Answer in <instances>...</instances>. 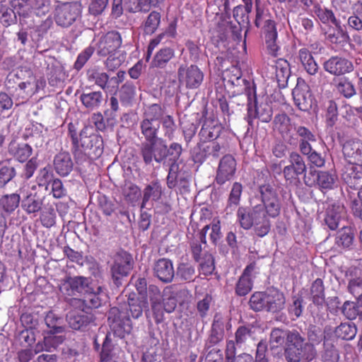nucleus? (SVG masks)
<instances>
[{"label": "nucleus", "instance_id": "1", "mask_svg": "<svg viewBox=\"0 0 362 362\" xmlns=\"http://www.w3.org/2000/svg\"><path fill=\"white\" fill-rule=\"evenodd\" d=\"M258 191L262 204L252 207H239L237 218L243 229L250 230L253 228L255 234L259 238H263L271 230L270 218H276L280 215L283 199L277 188L269 183L259 185Z\"/></svg>", "mask_w": 362, "mask_h": 362}, {"label": "nucleus", "instance_id": "2", "mask_svg": "<svg viewBox=\"0 0 362 362\" xmlns=\"http://www.w3.org/2000/svg\"><path fill=\"white\" fill-rule=\"evenodd\" d=\"M148 304L147 296L137 297L135 293H132L128 298L129 309L124 310L116 307L111 308L107 321L113 334L121 339L130 334L133 326L128 312L134 319H138L142 316L144 308H147Z\"/></svg>", "mask_w": 362, "mask_h": 362}, {"label": "nucleus", "instance_id": "3", "mask_svg": "<svg viewBox=\"0 0 362 362\" xmlns=\"http://www.w3.org/2000/svg\"><path fill=\"white\" fill-rule=\"evenodd\" d=\"M88 127L83 128L78 136L75 130L69 129V134L72 144V153L77 164L90 160H96L103 153V139L98 134H89Z\"/></svg>", "mask_w": 362, "mask_h": 362}, {"label": "nucleus", "instance_id": "4", "mask_svg": "<svg viewBox=\"0 0 362 362\" xmlns=\"http://www.w3.org/2000/svg\"><path fill=\"white\" fill-rule=\"evenodd\" d=\"M315 355L314 346L305 342L298 331L289 332L284 349V356L288 362L310 361Z\"/></svg>", "mask_w": 362, "mask_h": 362}, {"label": "nucleus", "instance_id": "5", "mask_svg": "<svg viewBox=\"0 0 362 362\" xmlns=\"http://www.w3.org/2000/svg\"><path fill=\"white\" fill-rule=\"evenodd\" d=\"M144 153V162L146 165L151 164L153 160L158 163H165L168 158L172 168L180 159L182 153V147L179 143L173 142L168 148L164 141L160 139L157 146H153V144L146 145Z\"/></svg>", "mask_w": 362, "mask_h": 362}, {"label": "nucleus", "instance_id": "6", "mask_svg": "<svg viewBox=\"0 0 362 362\" xmlns=\"http://www.w3.org/2000/svg\"><path fill=\"white\" fill-rule=\"evenodd\" d=\"M148 296L154 321L159 325L165 320V313H171L175 310L177 300L172 296L163 298L159 288L155 285L149 286Z\"/></svg>", "mask_w": 362, "mask_h": 362}, {"label": "nucleus", "instance_id": "7", "mask_svg": "<svg viewBox=\"0 0 362 362\" xmlns=\"http://www.w3.org/2000/svg\"><path fill=\"white\" fill-rule=\"evenodd\" d=\"M199 140L208 142H217L230 146V132L217 120L206 119L199 132Z\"/></svg>", "mask_w": 362, "mask_h": 362}, {"label": "nucleus", "instance_id": "8", "mask_svg": "<svg viewBox=\"0 0 362 362\" xmlns=\"http://www.w3.org/2000/svg\"><path fill=\"white\" fill-rule=\"evenodd\" d=\"M110 273L114 284L119 286L123 277L129 275L133 269L134 259L131 254L125 250L117 251L112 257Z\"/></svg>", "mask_w": 362, "mask_h": 362}, {"label": "nucleus", "instance_id": "9", "mask_svg": "<svg viewBox=\"0 0 362 362\" xmlns=\"http://www.w3.org/2000/svg\"><path fill=\"white\" fill-rule=\"evenodd\" d=\"M229 146L224 144H219L217 142H208L202 140L199 141L191 150V157L195 163L202 164L209 158L217 159L221 153L226 152Z\"/></svg>", "mask_w": 362, "mask_h": 362}, {"label": "nucleus", "instance_id": "10", "mask_svg": "<svg viewBox=\"0 0 362 362\" xmlns=\"http://www.w3.org/2000/svg\"><path fill=\"white\" fill-rule=\"evenodd\" d=\"M204 77L203 71L194 64L181 65L177 70L179 83L187 89L198 88L202 85Z\"/></svg>", "mask_w": 362, "mask_h": 362}, {"label": "nucleus", "instance_id": "11", "mask_svg": "<svg viewBox=\"0 0 362 362\" xmlns=\"http://www.w3.org/2000/svg\"><path fill=\"white\" fill-rule=\"evenodd\" d=\"M291 164L284 167L283 173L286 182L297 186L300 182V176L306 171V165L303 158L296 152L290 154Z\"/></svg>", "mask_w": 362, "mask_h": 362}, {"label": "nucleus", "instance_id": "12", "mask_svg": "<svg viewBox=\"0 0 362 362\" xmlns=\"http://www.w3.org/2000/svg\"><path fill=\"white\" fill-rule=\"evenodd\" d=\"M292 95L294 103L300 110L308 111L312 107L314 98L309 86L303 79H298Z\"/></svg>", "mask_w": 362, "mask_h": 362}, {"label": "nucleus", "instance_id": "13", "mask_svg": "<svg viewBox=\"0 0 362 362\" xmlns=\"http://www.w3.org/2000/svg\"><path fill=\"white\" fill-rule=\"evenodd\" d=\"M321 28L327 39L335 44L337 49L351 46L346 30L340 24H322Z\"/></svg>", "mask_w": 362, "mask_h": 362}, {"label": "nucleus", "instance_id": "14", "mask_svg": "<svg viewBox=\"0 0 362 362\" xmlns=\"http://www.w3.org/2000/svg\"><path fill=\"white\" fill-rule=\"evenodd\" d=\"M88 279L86 277L68 276L62 283L59 290L65 298H69L87 291Z\"/></svg>", "mask_w": 362, "mask_h": 362}, {"label": "nucleus", "instance_id": "15", "mask_svg": "<svg viewBox=\"0 0 362 362\" xmlns=\"http://www.w3.org/2000/svg\"><path fill=\"white\" fill-rule=\"evenodd\" d=\"M236 160L230 154L223 156L218 163L216 170V182L222 185L230 180L236 171Z\"/></svg>", "mask_w": 362, "mask_h": 362}, {"label": "nucleus", "instance_id": "16", "mask_svg": "<svg viewBox=\"0 0 362 362\" xmlns=\"http://www.w3.org/2000/svg\"><path fill=\"white\" fill-rule=\"evenodd\" d=\"M140 129L142 135L145 137L146 141L141 143L140 147V154L143 158L145 159L144 150L146 145L153 144V146L158 145L159 140L158 138V133L160 129V124L155 122H151L148 119H143L140 122Z\"/></svg>", "mask_w": 362, "mask_h": 362}, {"label": "nucleus", "instance_id": "17", "mask_svg": "<svg viewBox=\"0 0 362 362\" xmlns=\"http://www.w3.org/2000/svg\"><path fill=\"white\" fill-rule=\"evenodd\" d=\"M122 37L117 31H111L103 36L98 44L97 53L99 56L106 57L109 54H114L121 47Z\"/></svg>", "mask_w": 362, "mask_h": 362}, {"label": "nucleus", "instance_id": "18", "mask_svg": "<svg viewBox=\"0 0 362 362\" xmlns=\"http://www.w3.org/2000/svg\"><path fill=\"white\" fill-rule=\"evenodd\" d=\"M81 5L78 2L65 4L56 8L55 23H73L81 18Z\"/></svg>", "mask_w": 362, "mask_h": 362}, {"label": "nucleus", "instance_id": "19", "mask_svg": "<svg viewBox=\"0 0 362 362\" xmlns=\"http://www.w3.org/2000/svg\"><path fill=\"white\" fill-rule=\"evenodd\" d=\"M310 174L315 175L316 174V181L311 180L310 177L304 176V182L307 186L312 187L315 183L318 186L319 189L322 192H327L334 189L337 180V175L335 173H331L328 171H310Z\"/></svg>", "mask_w": 362, "mask_h": 362}, {"label": "nucleus", "instance_id": "20", "mask_svg": "<svg viewBox=\"0 0 362 362\" xmlns=\"http://www.w3.org/2000/svg\"><path fill=\"white\" fill-rule=\"evenodd\" d=\"M45 0H12L11 6L17 9L19 17L26 18L29 15L38 16Z\"/></svg>", "mask_w": 362, "mask_h": 362}, {"label": "nucleus", "instance_id": "21", "mask_svg": "<svg viewBox=\"0 0 362 362\" xmlns=\"http://www.w3.org/2000/svg\"><path fill=\"white\" fill-rule=\"evenodd\" d=\"M324 69L334 76H341L353 71L354 66L349 60L339 57H332L323 64Z\"/></svg>", "mask_w": 362, "mask_h": 362}, {"label": "nucleus", "instance_id": "22", "mask_svg": "<svg viewBox=\"0 0 362 362\" xmlns=\"http://www.w3.org/2000/svg\"><path fill=\"white\" fill-rule=\"evenodd\" d=\"M341 178L350 188L362 187V167L348 163L342 170Z\"/></svg>", "mask_w": 362, "mask_h": 362}, {"label": "nucleus", "instance_id": "23", "mask_svg": "<svg viewBox=\"0 0 362 362\" xmlns=\"http://www.w3.org/2000/svg\"><path fill=\"white\" fill-rule=\"evenodd\" d=\"M343 154L348 163L362 166V141L349 140L344 143Z\"/></svg>", "mask_w": 362, "mask_h": 362}, {"label": "nucleus", "instance_id": "24", "mask_svg": "<svg viewBox=\"0 0 362 362\" xmlns=\"http://www.w3.org/2000/svg\"><path fill=\"white\" fill-rule=\"evenodd\" d=\"M67 320L72 329L81 330L93 322L95 320V317L92 313L87 311L73 310L67 315Z\"/></svg>", "mask_w": 362, "mask_h": 362}, {"label": "nucleus", "instance_id": "25", "mask_svg": "<svg viewBox=\"0 0 362 362\" xmlns=\"http://www.w3.org/2000/svg\"><path fill=\"white\" fill-rule=\"evenodd\" d=\"M345 215V208L339 202L328 206L326 210L325 222L330 230H336Z\"/></svg>", "mask_w": 362, "mask_h": 362}, {"label": "nucleus", "instance_id": "26", "mask_svg": "<svg viewBox=\"0 0 362 362\" xmlns=\"http://www.w3.org/2000/svg\"><path fill=\"white\" fill-rule=\"evenodd\" d=\"M155 276L164 283H170L175 276V271L172 262L166 258L159 259L154 265Z\"/></svg>", "mask_w": 362, "mask_h": 362}, {"label": "nucleus", "instance_id": "27", "mask_svg": "<svg viewBox=\"0 0 362 362\" xmlns=\"http://www.w3.org/2000/svg\"><path fill=\"white\" fill-rule=\"evenodd\" d=\"M56 173L62 177L67 176L73 170L74 163L69 153L60 151L55 155L53 160Z\"/></svg>", "mask_w": 362, "mask_h": 362}, {"label": "nucleus", "instance_id": "28", "mask_svg": "<svg viewBox=\"0 0 362 362\" xmlns=\"http://www.w3.org/2000/svg\"><path fill=\"white\" fill-rule=\"evenodd\" d=\"M267 312L276 313L282 310L286 304V298L283 292L276 288L267 289Z\"/></svg>", "mask_w": 362, "mask_h": 362}, {"label": "nucleus", "instance_id": "29", "mask_svg": "<svg viewBox=\"0 0 362 362\" xmlns=\"http://www.w3.org/2000/svg\"><path fill=\"white\" fill-rule=\"evenodd\" d=\"M275 78L279 88H285L291 75L290 64L287 60L280 58L274 62Z\"/></svg>", "mask_w": 362, "mask_h": 362}, {"label": "nucleus", "instance_id": "30", "mask_svg": "<svg viewBox=\"0 0 362 362\" xmlns=\"http://www.w3.org/2000/svg\"><path fill=\"white\" fill-rule=\"evenodd\" d=\"M277 25H281V24H265L263 28L267 49L274 57L277 55L279 50V47L276 43L278 35Z\"/></svg>", "mask_w": 362, "mask_h": 362}, {"label": "nucleus", "instance_id": "31", "mask_svg": "<svg viewBox=\"0 0 362 362\" xmlns=\"http://www.w3.org/2000/svg\"><path fill=\"white\" fill-rule=\"evenodd\" d=\"M225 320L221 313H216L211 328L209 342L216 344L223 340L224 337Z\"/></svg>", "mask_w": 362, "mask_h": 362}, {"label": "nucleus", "instance_id": "32", "mask_svg": "<svg viewBox=\"0 0 362 362\" xmlns=\"http://www.w3.org/2000/svg\"><path fill=\"white\" fill-rule=\"evenodd\" d=\"M163 194V187L159 180H153L147 185L144 189V195L141 208L144 209L146 203L151 199L153 201H158Z\"/></svg>", "mask_w": 362, "mask_h": 362}, {"label": "nucleus", "instance_id": "33", "mask_svg": "<svg viewBox=\"0 0 362 362\" xmlns=\"http://www.w3.org/2000/svg\"><path fill=\"white\" fill-rule=\"evenodd\" d=\"M79 99L82 105L89 110L98 109L104 101L103 94L101 91H90L83 93Z\"/></svg>", "mask_w": 362, "mask_h": 362}, {"label": "nucleus", "instance_id": "34", "mask_svg": "<svg viewBox=\"0 0 362 362\" xmlns=\"http://www.w3.org/2000/svg\"><path fill=\"white\" fill-rule=\"evenodd\" d=\"M216 61L221 64L219 69L223 71V80L233 86L238 85V82L242 76L240 67L237 65H231L230 67L224 69L223 64L226 60L224 59L217 58Z\"/></svg>", "mask_w": 362, "mask_h": 362}, {"label": "nucleus", "instance_id": "35", "mask_svg": "<svg viewBox=\"0 0 362 362\" xmlns=\"http://www.w3.org/2000/svg\"><path fill=\"white\" fill-rule=\"evenodd\" d=\"M299 1L303 4V6L305 8H308L311 6L314 5L315 13L322 23H337V18L332 10L328 9L324 6L322 7L318 4L315 5V1L313 0H299Z\"/></svg>", "mask_w": 362, "mask_h": 362}, {"label": "nucleus", "instance_id": "36", "mask_svg": "<svg viewBox=\"0 0 362 362\" xmlns=\"http://www.w3.org/2000/svg\"><path fill=\"white\" fill-rule=\"evenodd\" d=\"M235 339L228 340L226 341V349H228L232 343L233 344L234 350H236V346L241 347L247 341L252 337V330L250 325H240L235 332Z\"/></svg>", "mask_w": 362, "mask_h": 362}, {"label": "nucleus", "instance_id": "37", "mask_svg": "<svg viewBox=\"0 0 362 362\" xmlns=\"http://www.w3.org/2000/svg\"><path fill=\"white\" fill-rule=\"evenodd\" d=\"M174 57V49L168 47H163L154 55L151 61V66L153 68L164 69Z\"/></svg>", "mask_w": 362, "mask_h": 362}, {"label": "nucleus", "instance_id": "38", "mask_svg": "<svg viewBox=\"0 0 362 362\" xmlns=\"http://www.w3.org/2000/svg\"><path fill=\"white\" fill-rule=\"evenodd\" d=\"M87 79L105 91L108 90L107 82L110 79L109 75L98 68H90L87 71Z\"/></svg>", "mask_w": 362, "mask_h": 362}, {"label": "nucleus", "instance_id": "39", "mask_svg": "<svg viewBox=\"0 0 362 362\" xmlns=\"http://www.w3.org/2000/svg\"><path fill=\"white\" fill-rule=\"evenodd\" d=\"M8 152L16 160L23 163L31 156L33 148L28 144L11 143L8 146Z\"/></svg>", "mask_w": 362, "mask_h": 362}, {"label": "nucleus", "instance_id": "40", "mask_svg": "<svg viewBox=\"0 0 362 362\" xmlns=\"http://www.w3.org/2000/svg\"><path fill=\"white\" fill-rule=\"evenodd\" d=\"M45 197L41 199L37 193L30 194L21 202L22 209L28 214H35L42 209Z\"/></svg>", "mask_w": 362, "mask_h": 362}, {"label": "nucleus", "instance_id": "41", "mask_svg": "<svg viewBox=\"0 0 362 362\" xmlns=\"http://www.w3.org/2000/svg\"><path fill=\"white\" fill-rule=\"evenodd\" d=\"M85 296L86 304L87 308H98L101 306L103 301L107 297V293L102 286H98L94 291L88 292Z\"/></svg>", "mask_w": 362, "mask_h": 362}, {"label": "nucleus", "instance_id": "42", "mask_svg": "<svg viewBox=\"0 0 362 362\" xmlns=\"http://www.w3.org/2000/svg\"><path fill=\"white\" fill-rule=\"evenodd\" d=\"M342 313L349 320L359 317L362 320V298H356V301H346L342 306Z\"/></svg>", "mask_w": 362, "mask_h": 362}, {"label": "nucleus", "instance_id": "43", "mask_svg": "<svg viewBox=\"0 0 362 362\" xmlns=\"http://www.w3.org/2000/svg\"><path fill=\"white\" fill-rule=\"evenodd\" d=\"M310 299L316 305H322L325 302V286L322 279H316L310 288Z\"/></svg>", "mask_w": 362, "mask_h": 362}, {"label": "nucleus", "instance_id": "44", "mask_svg": "<svg viewBox=\"0 0 362 362\" xmlns=\"http://www.w3.org/2000/svg\"><path fill=\"white\" fill-rule=\"evenodd\" d=\"M115 348L112 343L111 333L107 332L103 342L101 351L100 353V362H116Z\"/></svg>", "mask_w": 362, "mask_h": 362}, {"label": "nucleus", "instance_id": "45", "mask_svg": "<svg viewBox=\"0 0 362 362\" xmlns=\"http://www.w3.org/2000/svg\"><path fill=\"white\" fill-rule=\"evenodd\" d=\"M135 96L136 86L132 81H126L119 89V98L124 106L132 105Z\"/></svg>", "mask_w": 362, "mask_h": 362}, {"label": "nucleus", "instance_id": "46", "mask_svg": "<svg viewBox=\"0 0 362 362\" xmlns=\"http://www.w3.org/2000/svg\"><path fill=\"white\" fill-rule=\"evenodd\" d=\"M298 58L304 69L309 74L314 75L317 73L318 66L310 50L305 47L300 49Z\"/></svg>", "mask_w": 362, "mask_h": 362}, {"label": "nucleus", "instance_id": "47", "mask_svg": "<svg viewBox=\"0 0 362 362\" xmlns=\"http://www.w3.org/2000/svg\"><path fill=\"white\" fill-rule=\"evenodd\" d=\"M274 127L282 134V136L287 138L290 136L292 129L290 117L284 112L275 115L274 118Z\"/></svg>", "mask_w": 362, "mask_h": 362}, {"label": "nucleus", "instance_id": "48", "mask_svg": "<svg viewBox=\"0 0 362 362\" xmlns=\"http://www.w3.org/2000/svg\"><path fill=\"white\" fill-rule=\"evenodd\" d=\"M267 289L265 291H255L250 298L248 304L255 312L265 310L267 306Z\"/></svg>", "mask_w": 362, "mask_h": 362}, {"label": "nucleus", "instance_id": "49", "mask_svg": "<svg viewBox=\"0 0 362 362\" xmlns=\"http://www.w3.org/2000/svg\"><path fill=\"white\" fill-rule=\"evenodd\" d=\"M20 195L17 193L3 195L0 198V209L7 214H11L19 206Z\"/></svg>", "mask_w": 362, "mask_h": 362}, {"label": "nucleus", "instance_id": "50", "mask_svg": "<svg viewBox=\"0 0 362 362\" xmlns=\"http://www.w3.org/2000/svg\"><path fill=\"white\" fill-rule=\"evenodd\" d=\"M354 239V233L352 228L343 226L337 233L335 243L338 247L347 248L352 245Z\"/></svg>", "mask_w": 362, "mask_h": 362}, {"label": "nucleus", "instance_id": "51", "mask_svg": "<svg viewBox=\"0 0 362 362\" xmlns=\"http://www.w3.org/2000/svg\"><path fill=\"white\" fill-rule=\"evenodd\" d=\"M356 333L357 328L353 322L341 323L334 330L336 337L344 340L353 339Z\"/></svg>", "mask_w": 362, "mask_h": 362}, {"label": "nucleus", "instance_id": "52", "mask_svg": "<svg viewBox=\"0 0 362 362\" xmlns=\"http://www.w3.org/2000/svg\"><path fill=\"white\" fill-rule=\"evenodd\" d=\"M64 340V337L63 336H56L54 334H51L44 337L43 345L40 344V343L36 345L35 352L37 353L40 351H51L62 344Z\"/></svg>", "mask_w": 362, "mask_h": 362}, {"label": "nucleus", "instance_id": "53", "mask_svg": "<svg viewBox=\"0 0 362 362\" xmlns=\"http://www.w3.org/2000/svg\"><path fill=\"white\" fill-rule=\"evenodd\" d=\"M20 80V77L18 76V74H10L7 77V86L9 88H16L14 85H12V83H16L19 88L20 90L23 91V93H25L26 95H30L33 93V84L30 81H18Z\"/></svg>", "mask_w": 362, "mask_h": 362}, {"label": "nucleus", "instance_id": "54", "mask_svg": "<svg viewBox=\"0 0 362 362\" xmlns=\"http://www.w3.org/2000/svg\"><path fill=\"white\" fill-rule=\"evenodd\" d=\"M122 194L127 202L134 204L141 197V192L136 184L129 182L124 184Z\"/></svg>", "mask_w": 362, "mask_h": 362}, {"label": "nucleus", "instance_id": "55", "mask_svg": "<svg viewBox=\"0 0 362 362\" xmlns=\"http://www.w3.org/2000/svg\"><path fill=\"white\" fill-rule=\"evenodd\" d=\"M45 322L50 329V334L61 333L64 331V327L62 326V319L58 317L53 311H49L47 313Z\"/></svg>", "mask_w": 362, "mask_h": 362}, {"label": "nucleus", "instance_id": "56", "mask_svg": "<svg viewBox=\"0 0 362 362\" xmlns=\"http://www.w3.org/2000/svg\"><path fill=\"white\" fill-rule=\"evenodd\" d=\"M228 349H225L226 362H254L252 355L243 353L236 356V350L233 349L232 343Z\"/></svg>", "mask_w": 362, "mask_h": 362}, {"label": "nucleus", "instance_id": "57", "mask_svg": "<svg viewBox=\"0 0 362 362\" xmlns=\"http://www.w3.org/2000/svg\"><path fill=\"white\" fill-rule=\"evenodd\" d=\"M195 274L194 267L189 263H181L178 265L177 269V276L185 281H194V276Z\"/></svg>", "mask_w": 362, "mask_h": 362}, {"label": "nucleus", "instance_id": "58", "mask_svg": "<svg viewBox=\"0 0 362 362\" xmlns=\"http://www.w3.org/2000/svg\"><path fill=\"white\" fill-rule=\"evenodd\" d=\"M164 114V109L159 104H152L149 105L146 110L143 119H148L151 122H156L163 118Z\"/></svg>", "mask_w": 362, "mask_h": 362}, {"label": "nucleus", "instance_id": "59", "mask_svg": "<svg viewBox=\"0 0 362 362\" xmlns=\"http://www.w3.org/2000/svg\"><path fill=\"white\" fill-rule=\"evenodd\" d=\"M54 180V175L50 166H46L40 169L36 178L40 187H45L47 189L48 185Z\"/></svg>", "mask_w": 362, "mask_h": 362}, {"label": "nucleus", "instance_id": "60", "mask_svg": "<svg viewBox=\"0 0 362 362\" xmlns=\"http://www.w3.org/2000/svg\"><path fill=\"white\" fill-rule=\"evenodd\" d=\"M56 214L52 206H45L40 214V221L44 227L51 228L55 224Z\"/></svg>", "mask_w": 362, "mask_h": 362}, {"label": "nucleus", "instance_id": "61", "mask_svg": "<svg viewBox=\"0 0 362 362\" xmlns=\"http://www.w3.org/2000/svg\"><path fill=\"white\" fill-rule=\"evenodd\" d=\"M252 287L253 281L252 279L240 276L235 288V294L238 296H245L251 291Z\"/></svg>", "mask_w": 362, "mask_h": 362}, {"label": "nucleus", "instance_id": "62", "mask_svg": "<svg viewBox=\"0 0 362 362\" xmlns=\"http://www.w3.org/2000/svg\"><path fill=\"white\" fill-rule=\"evenodd\" d=\"M215 269L214 259L211 254L206 253L203 257V260L199 264V270L200 274L204 276L212 274Z\"/></svg>", "mask_w": 362, "mask_h": 362}, {"label": "nucleus", "instance_id": "63", "mask_svg": "<svg viewBox=\"0 0 362 362\" xmlns=\"http://www.w3.org/2000/svg\"><path fill=\"white\" fill-rule=\"evenodd\" d=\"M161 124L164 130V135L169 140L174 138V133L176 129L175 120L171 115H166L162 118Z\"/></svg>", "mask_w": 362, "mask_h": 362}, {"label": "nucleus", "instance_id": "64", "mask_svg": "<svg viewBox=\"0 0 362 362\" xmlns=\"http://www.w3.org/2000/svg\"><path fill=\"white\" fill-rule=\"evenodd\" d=\"M326 122L327 126L333 127L338 119V109L336 103L329 100L326 106Z\"/></svg>", "mask_w": 362, "mask_h": 362}]
</instances>
